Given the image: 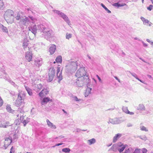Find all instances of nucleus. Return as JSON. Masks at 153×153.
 <instances>
[{
    "mask_svg": "<svg viewBox=\"0 0 153 153\" xmlns=\"http://www.w3.org/2000/svg\"><path fill=\"white\" fill-rule=\"evenodd\" d=\"M90 82V79L88 76L83 77H78L76 82L74 83V85L77 87H81L83 86L88 84Z\"/></svg>",
    "mask_w": 153,
    "mask_h": 153,
    "instance_id": "f257e3e1",
    "label": "nucleus"
},
{
    "mask_svg": "<svg viewBox=\"0 0 153 153\" xmlns=\"http://www.w3.org/2000/svg\"><path fill=\"white\" fill-rule=\"evenodd\" d=\"M39 29L41 33L42 32V35L45 38H49L52 37L53 36V31L52 30L45 28L44 25H42L38 26Z\"/></svg>",
    "mask_w": 153,
    "mask_h": 153,
    "instance_id": "f03ea898",
    "label": "nucleus"
},
{
    "mask_svg": "<svg viewBox=\"0 0 153 153\" xmlns=\"http://www.w3.org/2000/svg\"><path fill=\"white\" fill-rule=\"evenodd\" d=\"M77 66V64L76 62H69L65 66V71L67 73L72 74L76 70Z\"/></svg>",
    "mask_w": 153,
    "mask_h": 153,
    "instance_id": "7ed1b4c3",
    "label": "nucleus"
},
{
    "mask_svg": "<svg viewBox=\"0 0 153 153\" xmlns=\"http://www.w3.org/2000/svg\"><path fill=\"white\" fill-rule=\"evenodd\" d=\"M37 21V20L32 16H29V17H25L24 18H23L20 20L19 22V25L22 27L23 25L27 27L30 22L33 23H35Z\"/></svg>",
    "mask_w": 153,
    "mask_h": 153,
    "instance_id": "20e7f679",
    "label": "nucleus"
},
{
    "mask_svg": "<svg viewBox=\"0 0 153 153\" xmlns=\"http://www.w3.org/2000/svg\"><path fill=\"white\" fill-rule=\"evenodd\" d=\"M24 111L23 109L21 108H19L16 111V113L17 116L18 117V119L19 118V120L21 123H22L24 126H25L26 124L28 123L29 121V119L27 118V119L25 120L24 118Z\"/></svg>",
    "mask_w": 153,
    "mask_h": 153,
    "instance_id": "39448f33",
    "label": "nucleus"
},
{
    "mask_svg": "<svg viewBox=\"0 0 153 153\" xmlns=\"http://www.w3.org/2000/svg\"><path fill=\"white\" fill-rule=\"evenodd\" d=\"M53 11L54 13H56L59 16L62 18L68 25H71L70 21L68 17L65 14L58 10H53Z\"/></svg>",
    "mask_w": 153,
    "mask_h": 153,
    "instance_id": "423d86ee",
    "label": "nucleus"
},
{
    "mask_svg": "<svg viewBox=\"0 0 153 153\" xmlns=\"http://www.w3.org/2000/svg\"><path fill=\"white\" fill-rule=\"evenodd\" d=\"M86 72L85 69V67H82L78 69L76 73L75 76L77 77H83L86 75Z\"/></svg>",
    "mask_w": 153,
    "mask_h": 153,
    "instance_id": "0eeeda50",
    "label": "nucleus"
},
{
    "mask_svg": "<svg viewBox=\"0 0 153 153\" xmlns=\"http://www.w3.org/2000/svg\"><path fill=\"white\" fill-rule=\"evenodd\" d=\"M124 121V120H122L121 118H114V119H110L109 120L108 123H111L113 124H117L121 123Z\"/></svg>",
    "mask_w": 153,
    "mask_h": 153,
    "instance_id": "6e6552de",
    "label": "nucleus"
},
{
    "mask_svg": "<svg viewBox=\"0 0 153 153\" xmlns=\"http://www.w3.org/2000/svg\"><path fill=\"white\" fill-rule=\"evenodd\" d=\"M128 146L127 145L124 144L120 142L117 143V149L120 153L123 152L126 147H128Z\"/></svg>",
    "mask_w": 153,
    "mask_h": 153,
    "instance_id": "1a4fd4ad",
    "label": "nucleus"
},
{
    "mask_svg": "<svg viewBox=\"0 0 153 153\" xmlns=\"http://www.w3.org/2000/svg\"><path fill=\"white\" fill-rule=\"evenodd\" d=\"M55 74V71L53 68H50L48 73V81L49 82H51L53 79Z\"/></svg>",
    "mask_w": 153,
    "mask_h": 153,
    "instance_id": "9d476101",
    "label": "nucleus"
},
{
    "mask_svg": "<svg viewBox=\"0 0 153 153\" xmlns=\"http://www.w3.org/2000/svg\"><path fill=\"white\" fill-rule=\"evenodd\" d=\"M26 94L23 91H19V92L17 94V99L19 100L22 101L24 102V100L25 98Z\"/></svg>",
    "mask_w": 153,
    "mask_h": 153,
    "instance_id": "9b49d317",
    "label": "nucleus"
},
{
    "mask_svg": "<svg viewBox=\"0 0 153 153\" xmlns=\"http://www.w3.org/2000/svg\"><path fill=\"white\" fill-rule=\"evenodd\" d=\"M40 25H38L37 26H36V25H35L33 26L30 27L29 30L34 34V36H35L37 31L40 32V30L39 29V28H38V26Z\"/></svg>",
    "mask_w": 153,
    "mask_h": 153,
    "instance_id": "f8f14e48",
    "label": "nucleus"
},
{
    "mask_svg": "<svg viewBox=\"0 0 153 153\" xmlns=\"http://www.w3.org/2000/svg\"><path fill=\"white\" fill-rule=\"evenodd\" d=\"M12 142V138L10 137L5 138L4 141V149H6Z\"/></svg>",
    "mask_w": 153,
    "mask_h": 153,
    "instance_id": "ddd939ff",
    "label": "nucleus"
},
{
    "mask_svg": "<svg viewBox=\"0 0 153 153\" xmlns=\"http://www.w3.org/2000/svg\"><path fill=\"white\" fill-rule=\"evenodd\" d=\"M29 43V41L27 38L24 39L23 42V47L25 51H27L29 49V47H28Z\"/></svg>",
    "mask_w": 153,
    "mask_h": 153,
    "instance_id": "4468645a",
    "label": "nucleus"
},
{
    "mask_svg": "<svg viewBox=\"0 0 153 153\" xmlns=\"http://www.w3.org/2000/svg\"><path fill=\"white\" fill-rule=\"evenodd\" d=\"M25 102L24 101H22L19 100L17 99L14 102V105L16 106L19 107L22 106V108L24 106Z\"/></svg>",
    "mask_w": 153,
    "mask_h": 153,
    "instance_id": "2eb2a0df",
    "label": "nucleus"
},
{
    "mask_svg": "<svg viewBox=\"0 0 153 153\" xmlns=\"http://www.w3.org/2000/svg\"><path fill=\"white\" fill-rule=\"evenodd\" d=\"M32 53L30 52H27L26 53L25 58L29 62H30L32 60Z\"/></svg>",
    "mask_w": 153,
    "mask_h": 153,
    "instance_id": "dca6fc26",
    "label": "nucleus"
},
{
    "mask_svg": "<svg viewBox=\"0 0 153 153\" xmlns=\"http://www.w3.org/2000/svg\"><path fill=\"white\" fill-rule=\"evenodd\" d=\"M48 89L44 88L39 94V96L41 97H43L47 94L49 92Z\"/></svg>",
    "mask_w": 153,
    "mask_h": 153,
    "instance_id": "f3484780",
    "label": "nucleus"
},
{
    "mask_svg": "<svg viewBox=\"0 0 153 153\" xmlns=\"http://www.w3.org/2000/svg\"><path fill=\"white\" fill-rule=\"evenodd\" d=\"M42 64V60L41 58L37 59L35 61V65L37 67L41 66Z\"/></svg>",
    "mask_w": 153,
    "mask_h": 153,
    "instance_id": "a211bd4d",
    "label": "nucleus"
},
{
    "mask_svg": "<svg viewBox=\"0 0 153 153\" xmlns=\"http://www.w3.org/2000/svg\"><path fill=\"white\" fill-rule=\"evenodd\" d=\"M56 49V47L55 45H52L49 49V51L50 54L52 55L55 52Z\"/></svg>",
    "mask_w": 153,
    "mask_h": 153,
    "instance_id": "6ab92c4d",
    "label": "nucleus"
},
{
    "mask_svg": "<svg viewBox=\"0 0 153 153\" xmlns=\"http://www.w3.org/2000/svg\"><path fill=\"white\" fill-rule=\"evenodd\" d=\"M46 122L49 127L53 129H55L56 128V126L50 121L49 120L47 119L46 120Z\"/></svg>",
    "mask_w": 153,
    "mask_h": 153,
    "instance_id": "aec40b11",
    "label": "nucleus"
},
{
    "mask_svg": "<svg viewBox=\"0 0 153 153\" xmlns=\"http://www.w3.org/2000/svg\"><path fill=\"white\" fill-rule=\"evenodd\" d=\"M122 136V134H121L118 133L116 134L113 138V142L115 143Z\"/></svg>",
    "mask_w": 153,
    "mask_h": 153,
    "instance_id": "412c9836",
    "label": "nucleus"
},
{
    "mask_svg": "<svg viewBox=\"0 0 153 153\" xmlns=\"http://www.w3.org/2000/svg\"><path fill=\"white\" fill-rule=\"evenodd\" d=\"M137 109L140 111H144L145 110V108L143 104H140L137 108Z\"/></svg>",
    "mask_w": 153,
    "mask_h": 153,
    "instance_id": "4be33fe9",
    "label": "nucleus"
},
{
    "mask_svg": "<svg viewBox=\"0 0 153 153\" xmlns=\"http://www.w3.org/2000/svg\"><path fill=\"white\" fill-rule=\"evenodd\" d=\"M51 100L50 98L48 97H45L42 100L41 102V104L44 105L46 104L48 102Z\"/></svg>",
    "mask_w": 153,
    "mask_h": 153,
    "instance_id": "5701e85b",
    "label": "nucleus"
},
{
    "mask_svg": "<svg viewBox=\"0 0 153 153\" xmlns=\"http://www.w3.org/2000/svg\"><path fill=\"white\" fill-rule=\"evenodd\" d=\"M91 88H86L85 94V97H88L89 94H91Z\"/></svg>",
    "mask_w": 153,
    "mask_h": 153,
    "instance_id": "b1692460",
    "label": "nucleus"
},
{
    "mask_svg": "<svg viewBox=\"0 0 153 153\" xmlns=\"http://www.w3.org/2000/svg\"><path fill=\"white\" fill-rule=\"evenodd\" d=\"M126 5V4L125 3H115L113 4V5L115 7H123Z\"/></svg>",
    "mask_w": 153,
    "mask_h": 153,
    "instance_id": "393cba45",
    "label": "nucleus"
},
{
    "mask_svg": "<svg viewBox=\"0 0 153 153\" xmlns=\"http://www.w3.org/2000/svg\"><path fill=\"white\" fill-rule=\"evenodd\" d=\"M25 88L26 90L27 93L29 94L30 96H31L32 95L33 93L32 92V90L29 88L28 87L26 86L25 85Z\"/></svg>",
    "mask_w": 153,
    "mask_h": 153,
    "instance_id": "a878e982",
    "label": "nucleus"
},
{
    "mask_svg": "<svg viewBox=\"0 0 153 153\" xmlns=\"http://www.w3.org/2000/svg\"><path fill=\"white\" fill-rule=\"evenodd\" d=\"M87 142L89 145H91L95 143L96 140L95 139L92 138L91 139L88 140Z\"/></svg>",
    "mask_w": 153,
    "mask_h": 153,
    "instance_id": "bb28decb",
    "label": "nucleus"
},
{
    "mask_svg": "<svg viewBox=\"0 0 153 153\" xmlns=\"http://www.w3.org/2000/svg\"><path fill=\"white\" fill-rule=\"evenodd\" d=\"M0 28L1 29L3 32L6 33H8V30L7 28L3 26V25H0Z\"/></svg>",
    "mask_w": 153,
    "mask_h": 153,
    "instance_id": "cd10ccee",
    "label": "nucleus"
},
{
    "mask_svg": "<svg viewBox=\"0 0 153 153\" xmlns=\"http://www.w3.org/2000/svg\"><path fill=\"white\" fill-rule=\"evenodd\" d=\"M6 110L8 112L11 113H13L14 111L11 109L10 105H8L6 106Z\"/></svg>",
    "mask_w": 153,
    "mask_h": 153,
    "instance_id": "c85d7f7f",
    "label": "nucleus"
},
{
    "mask_svg": "<svg viewBox=\"0 0 153 153\" xmlns=\"http://www.w3.org/2000/svg\"><path fill=\"white\" fill-rule=\"evenodd\" d=\"M140 19L143 22V24L144 25H146V24H148L149 22V20L148 19H145L144 17L141 16L140 17Z\"/></svg>",
    "mask_w": 153,
    "mask_h": 153,
    "instance_id": "c756f323",
    "label": "nucleus"
},
{
    "mask_svg": "<svg viewBox=\"0 0 153 153\" xmlns=\"http://www.w3.org/2000/svg\"><path fill=\"white\" fill-rule=\"evenodd\" d=\"M56 61L57 63H61L62 62V57L61 56H57L56 59Z\"/></svg>",
    "mask_w": 153,
    "mask_h": 153,
    "instance_id": "7c9ffc66",
    "label": "nucleus"
},
{
    "mask_svg": "<svg viewBox=\"0 0 153 153\" xmlns=\"http://www.w3.org/2000/svg\"><path fill=\"white\" fill-rule=\"evenodd\" d=\"M116 149H117V143L113 144L109 150H112L114 151Z\"/></svg>",
    "mask_w": 153,
    "mask_h": 153,
    "instance_id": "2f4dec72",
    "label": "nucleus"
},
{
    "mask_svg": "<svg viewBox=\"0 0 153 153\" xmlns=\"http://www.w3.org/2000/svg\"><path fill=\"white\" fill-rule=\"evenodd\" d=\"M133 151V149L130 147L127 149H126L123 153H131Z\"/></svg>",
    "mask_w": 153,
    "mask_h": 153,
    "instance_id": "473e14b6",
    "label": "nucleus"
},
{
    "mask_svg": "<svg viewBox=\"0 0 153 153\" xmlns=\"http://www.w3.org/2000/svg\"><path fill=\"white\" fill-rule=\"evenodd\" d=\"M22 16H21V13H18L17 16L16 17V19L19 20V19L21 20Z\"/></svg>",
    "mask_w": 153,
    "mask_h": 153,
    "instance_id": "72a5a7b5",
    "label": "nucleus"
},
{
    "mask_svg": "<svg viewBox=\"0 0 153 153\" xmlns=\"http://www.w3.org/2000/svg\"><path fill=\"white\" fill-rule=\"evenodd\" d=\"M70 151V149L68 148H63L62 149V152L66 153L69 152Z\"/></svg>",
    "mask_w": 153,
    "mask_h": 153,
    "instance_id": "f704fd0d",
    "label": "nucleus"
},
{
    "mask_svg": "<svg viewBox=\"0 0 153 153\" xmlns=\"http://www.w3.org/2000/svg\"><path fill=\"white\" fill-rule=\"evenodd\" d=\"M5 121L0 122V127L5 128Z\"/></svg>",
    "mask_w": 153,
    "mask_h": 153,
    "instance_id": "c9c22d12",
    "label": "nucleus"
},
{
    "mask_svg": "<svg viewBox=\"0 0 153 153\" xmlns=\"http://www.w3.org/2000/svg\"><path fill=\"white\" fill-rule=\"evenodd\" d=\"M59 75H58V76H57L59 79L58 82L60 83V81L62 79V75L61 71L59 73Z\"/></svg>",
    "mask_w": 153,
    "mask_h": 153,
    "instance_id": "e433bc0d",
    "label": "nucleus"
},
{
    "mask_svg": "<svg viewBox=\"0 0 153 153\" xmlns=\"http://www.w3.org/2000/svg\"><path fill=\"white\" fill-rule=\"evenodd\" d=\"M13 125V124L10 123L8 121H5V128H7L9 126H11Z\"/></svg>",
    "mask_w": 153,
    "mask_h": 153,
    "instance_id": "4c0bfd02",
    "label": "nucleus"
},
{
    "mask_svg": "<svg viewBox=\"0 0 153 153\" xmlns=\"http://www.w3.org/2000/svg\"><path fill=\"white\" fill-rule=\"evenodd\" d=\"M138 137L141 139L146 141L147 139V137L145 135L143 136H138Z\"/></svg>",
    "mask_w": 153,
    "mask_h": 153,
    "instance_id": "58836bf2",
    "label": "nucleus"
},
{
    "mask_svg": "<svg viewBox=\"0 0 153 153\" xmlns=\"http://www.w3.org/2000/svg\"><path fill=\"white\" fill-rule=\"evenodd\" d=\"M122 110L125 113L127 114L128 113V111H129L127 107H123Z\"/></svg>",
    "mask_w": 153,
    "mask_h": 153,
    "instance_id": "ea45409f",
    "label": "nucleus"
},
{
    "mask_svg": "<svg viewBox=\"0 0 153 153\" xmlns=\"http://www.w3.org/2000/svg\"><path fill=\"white\" fill-rule=\"evenodd\" d=\"M3 0H0V9L2 8L4 5V4Z\"/></svg>",
    "mask_w": 153,
    "mask_h": 153,
    "instance_id": "a19ab883",
    "label": "nucleus"
},
{
    "mask_svg": "<svg viewBox=\"0 0 153 153\" xmlns=\"http://www.w3.org/2000/svg\"><path fill=\"white\" fill-rule=\"evenodd\" d=\"M72 37V34H71L68 33L66 34V39H69Z\"/></svg>",
    "mask_w": 153,
    "mask_h": 153,
    "instance_id": "79ce46f5",
    "label": "nucleus"
},
{
    "mask_svg": "<svg viewBox=\"0 0 153 153\" xmlns=\"http://www.w3.org/2000/svg\"><path fill=\"white\" fill-rule=\"evenodd\" d=\"M140 129L142 131H147L148 130H147L146 128L144 126H143L140 127Z\"/></svg>",
    "mask_w": 153,
    "mask_h": 153,
    "instance_id": "37998d69",
    "label": "nucleus"
},
{
    "mask_svg": "<svg viewBox=\"0 0 153 153\" xmlns=\"http://www.w3.org/2000/svg\"><path fill=\"white\" fill-rule=\"evenodd\" d=\"M42 85L41 84H38L36 87L39 90H41L42 88Z\"/></svg>",
    "mask_w": 153,
    "mask_h": 153,
    "instance_id": "c03bdc74",
    "label": "nucleus"
},
{
    "mask_svg": "<svg viewBox=\"0 0 153 153\" xmlns=\"http://www.w3.org/2000/svg\"><path fill=\"white\" fill-rule=\"evenodd\" d=\"M131 75L137 79L138 78L136 74L134 73H131L130 72Z\"/></svg>",
    "mask_w": 153,
    "mask_h": 153,
    "instance_id": "a18cd8bd",
    "label": "nucleus"
},
{
    "mask_svg": "<svg viewBox=\"0 0 153 153\" xmlns=\"http://www.w3.org/2000/svg\"><path fill=\"white\" fill-rule=\"evenodd\" d=\"M87 56L88 58L90 59V60L89 61L91 62H92L93 61V58L91 57L90 56L88 55H87Z\"/></svg>",
    "mask_w": 153,
    "mask_h": 153,
    "instance_id": "49530a36",
    "label": "nucleus"
},
{
    "mask_svg": "<svg viewBox=\"0 0 153 153\" xmlns=\"http://www.w3.org/2000/svg\"><path fill=\"white\" fill-rule=\"evenodd\" d=\"M73 98L74 100L76 101H80L81 100V99H78L76 96H74Z\"/></svg>",
    "mask_w": 153,
    "mask_h": 153,
    "instance_id": "de8ad7c7",
    "label": "nucleus"
},
{
    "mask_svg": "<svg viewBox=\"0 0 153 153\" xmlns=\"http://www.w3.org/2000/svg\"><path fill=\"white\" fill-rule=\"evenodd\" d=\"M140 149H135L133 153H140Z\"/></svg>",
    "mask_w": 153,
    "mask_h": 153,
    "instance_id": "09e8293b",
    "label": "nucleus"
},
{
    "mask_svg": "<svg viewBox=\"0 0 153 153\" xmlns=\"http://www.w3.org/2000/svg\"><path fill=\"white\" fill-rule=\"evenodd\" d=\"M147 7V10H152L153 7V5L152 4L150 5L149 7Z\"/></svg>",
    "mask_w": 153,
    "mask_h": 153,
    "instance_id": "8fccbe9b",
    "label": "nucleus"
},
{
    "mask_svg": "<svg viewBox=\"0 0 153 153\" xmlns=\"http://www.w3.org/2000/svg\"><path fill=\"white\" fill-rule=\"evenodd\" d=\"M10 83L12 85H13L15 87H17V86L16 85L15 83L13 82V81H10Z\"/></svg>",
    "mask_w": 153,
    "mask_h": 153,
    "instance_id": "3c124183",
    "label": "nucleus"
},
{
    "mask_svg": "<svg viewBox=\"0 0 153 153\" xmlns=\"http://www.w3.org/2000/svg\"><path fill=\"white\" fill-rule=\"evenodd\" d=\"M3 100L0 97V106H1L3 104Z\"/></svg>",
    "mask_w": 153,
    "mask_h": 153,
    "instance_id": "603ef678",
    "label": "nucleus"
},
{
    "mask_svg": "<svg viewBox=\"0 0 153 153\" xmlns=\"http://www.w3.org/2000/svg\"><path fill=\"white\" fill-rule=\"evenodd\" d=\"M101 5L105 9V10H108V9L102 3H101Z\"/></svg>",
    "mask_w": 153,
    "mask_h": 153,
    "instance_id": "864d4df0",
    "label": "nucleus"
},
{
    "mask_svg": "<svg viewBox=\"0 0 153 153\" xmlns=\"http://www.w3.org/2000/svg\"><path fill=\"white\" fill-rule=\"evenodd\" d=\"M60 72V68L58 67L57 70V76H58V75L59 74V72Z\"/></svg>",
    "mask_w": 153,
    "mask_h": 153,
    "instance_id": "5fc2aeb1",
    "label": "nucleus"
},
{
    "mask_svg": "<svg viewBox=\"0 0 153 153\" xmlns=\"http://www.w3.org/2000/svg\"><path fill=\"white\" fill-rule=\"evenodd\" d=\"M147 151V149L145 148H143V149L142 153H146Z\"/></svg>",
    "mask_w": 153,
    "mask_h": 153,
    "instance_id": "6e6d98bb",
    "label": "nucleus"
},
{
    "mask_svg": "<svg viewBox=\"0 0 153 153\" xmlns=\"http://www.w3.org/2000/svg\"><path fill=\"white\" fill-rule=\"evenodd\" d=\"M96 76L97 77V78H98V79L99 80V81L100 82H102L101 79V78H100V77L98 75H97Z\"/></svg>",
    "mask_w": 153,
    "mask_h": 153,
    "instance_id": "4d7b16f0",
    "label": "nucleus"
},
{
    "mask_svg": "<svg viewBox=\"0 0 153 153\" xmlns=\"http://www.w3.org/2000/svg\"><path fill=\"white\" fill-rule=\"evenodd\" d=\"M128 113L127 114H129L130 115H133L134 114V112H130L129 111H128Z\"/></svg>",
    "mask_w": 153,
    "mask_h": 153,
    "instance_id": "13d9d810",
    "label": "nucleus"
},
{
    "mask_svg": "<svg viewBox=\"0 0 153 153\" xmlns=\"http://www.w3.org/2000/svg\"><path fill=\"white\" fill-rule=\"evenodd\" d=\"M10 94L13 96L15 95V93L14 91H11L10 92Z\"/></svg>",
    "mask_w": 153,
    "mask_h": 153,
    "instance_id": "bf43d9fd",
    "label": "nucleus"
},
{
    "mask_svg": "<svg viewBox=\"0 0 153 153\" xmlns=\"http://www.w3.org/2000/svg\"><path fill=\"white\" fill-rule=\"evenodd\" d=\"M142 43L143 44V46L144 47H147L148 46V45L147 44H146V43L144 42H142Z\"/></svg>",
    "mask_w": 153,
    "mask_h": 153,
    "instance_id": "052dcab7",
    "label": "nucleus"
},
{
    "mask_svg": "<svg viewBox=\"0 0 153 153\" xmlns=\"http://www.w3.org/2000/svg\"><path fill=\"white\" fill-rule=\"evenodd\" d=\"M13 146H12L10 149V153H12L13 152H14V151H13Z\"/></svg>",
    "mask_w": 153,
    "mask_h": 153,
    "instance_id": "680f3d73",
    "label": "nucleus"
},
{
    "mask_svg": "<svg viewBox=\"0 0 153 153\" xmlns=\"http://www.w3.org/2000/svg\"><path fill=\"white\" fill-rule=\"evenodd\" d=\"M114 78L117 80L119 82H120V81L119 79L116 76H114Z\"/></svg>",
    "mask_w": 153,
    "mask_h": 153,
    "instance_id": "e2e57ef3",
    "label": "nucleus"
},
{
    "mask_svg": "<svg viewBox=\"0 0 153 153\" xmlns=\"http://www.w3.org/2000/svg\"><path fill=\"white\" fill-rule=\"evenodd\" d=\"M62 144H63V143H57V144H56L55 146H60L61 145H62Z\"/></svg>",
    "mask_w": 153,
    "mask_h": 153,
    "instance_id": "0e129e2a",
    "label": "nucleus"
},
{
    "mask_svg": "<svg viewBox=\"0 0 153 153\" xmlns=\"http://www.w3.org/2000/svg\"><path fill=\"white\" fill-rule=\"evenodd\" d=\"M137 79L140 82H142V83H144V84H146V83H145L143 81H142V80H141V79H140L139 78H138Z\"/></svg>",
    "mask_w": 153,
    "mask_h": 153,
    "instance_id": "69168bd1",
    "label": "nucleus"
},
{
    "mask_svg": "<svg viewBox=\"0 0 153 153\" xmlns=\"http://www.w3.org/2000/svg\"><path fill=\"white\" fill-rule=\"evenodd\" d=\"M10 13H9V15H10V16H13V14L12 13V10H10Z\"/></svg>",
    "mask_w": 153,
    "mask_h": 153,
    "instance_id": "338daca9",
    "label": "nucleus"
},
{
    "mask_svg": "<svg viewBox=\"0 0 153 153\" xmlns=\"http://www.w3.org/2000/svg\"><path fill=\"white\" fill-rule=\"evenodd\" d=\"M81 131V130L79 128H77L76 129V131L77 132H79Z\"/></svg>",
    "mask_w": 153,
    "mask_h": 153,
    "instance_id": "774afa93",
    "label": "nucleus"
}]
</instances>
